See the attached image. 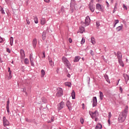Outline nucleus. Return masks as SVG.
<instances>
[{
	"label": "nucleus",
	"mask_w": 129,
	"mask_h": 129,
	"mask_svg": "<svg viewBox=\"0 0 129 129\" xmlns=\"http://www.w3.org/2000/svg\"><path fill=\"white\" fill-rule=\"evenodd\" d=\"M127 111H128V107L126 106L123 111L119 115L118 117L119 122H123V121L125 120V118L127 114Z\"/></svg>",
	"instance_id": "1"
},
{
	"label": "nucleus",
	"mask_w": 129,
	"mask_h": 129,
	"mask_svg": "<svg viewBox=\"0 0 129 129\" xmlns=\"http://www.w3.org/2000/svg\"><path fill=\"white\" fill-rule=\"evenodd\" d=\"M62 60L65 66L69 68V69H70L71 67V64L70 63V62H69V60L67 59V58H66L65 56H63L62 58Z\"/></svg>",
	"instance_id": "2"
},
{
	"label": "nucleus",
	"mask_w": 129,
	"mask_h": 129,
	"mask_svg": "<svg viewBox=\"0 0 129 129\" xmlns=\"http://www.w3.org/2000/svg\"><path fill=\"white\" fill-rule=\"evenodd\" d=\"M57 93L56 94V97H61L63 96V89L61 88H57L56 89Z\"/></svg>",
	"instance_id": "3"
},
{
	"label": "nucleus",
	"mask_w": 129,
	"mask_h": 129,
	"mask_svg": "<svg viewBox=\"0 0 129 129\" xmlns=\"http://www.w3.org/2000/svg\"><path fill=\"white\" fill-rule=\"evenodd\" d=\"M89 114L91 115L92 118H94L95 117H98V111H97V110H96L94 112H93L91 111H90L89 112Z\"/></svg>",
	"instance_id": "4"
},
{
	"label": "nucleus",
	"mask_w": 129,
	"mask_h": 129,
	"mask_svg": "<svg viewBox=\"0 0 129 129\" xmlns=\"http://www.w3.org/2000/svg\"><path fill=\"white\" fill-rule=\"evenodd\" d=\"M96 10H98V11H99L100 12H104V7L99 4H96Z\"/></svg>",
	"instance_id": "5"
},
{
	"label": "nucleus",
	"mask_w": 129,
	"mask_h": 129,
	"mask_svg": "<svg viewBox=\"0 0 129 129\" xmlns=\"http://www.w3.org/2000/svg\"><path fill=\"white\" fill-rule=\"evenodd\" d=\"M65 106V103L64 102H61L57 105V109L58 110H61Z\"/></svg>",
	"instance_id": "6"
},
{
	"label": "nucleus",
	"mask_w": 129,
	"mask_h": 129,
	"mask_svg": "<svg viewBox=\"0 0 129 129\" xmlns=\"http://www.w3.org/2000/svg\"><path fill=\"white\" fill-rule=\"evenodd\" d=\"M3 124L4 126H7L10 124V122H9V120L5 116L3 117Z\"/></svg>",
	"instance_id": "7"
},
{
	"label": "nucleus",
	"mask_w": 129,
	"mask_h": 129,
	"mask_svg": "<svg viewBox=\"0 0 129 129\" xmlns=\"http://www.w3.org/2000/svg\"><path fill=\"white\" fill-rule=\"evenodd\" d=\"M93 107H94L95 106H96V105H97V99L96 98V97H94L93 98Z\"/></svg>",
	"instance_id": "8"
},
{
	"label": "nucleus",
	"mask_w": 129,
	"mask_h": 129,
	"mask_svg": "<svg viewBox=\"0 0 129 129\" xmlns=\"http://www.w3.org/2000/svg\"><path fill=\"white\" fill-rule=\"evenodd\" d=\"M85 24L86 26H88L90 24V18H89V16H87L86 18Z\"/></svg>",
	"instance_id": "9"
},
{
	"label": "nucleus",
	"mask_w": 129,
	"mask_h": 129,
	"mask_svg": "<svg viewBox=\"0 0 129 129\" xmlns=\"http://www.w3.org/2000/svg\"><path fill=\"white\" fill-rule=\"evenodd\" d=\"M10 100H8V101H7V106H6V108H7V112L8 113V114H10Z\"/></svg>",
	"instance_id": "10"
},
{
	"label": "nucleus",
	"mask_w": 129,
	"mask_h": 129,
	"mask_svg": "<svg viewBox=\"0 0 129 129\" xmlns=\"http://www.w3.org/2000/svg\"><path fill=\"white\" fill-rule=\"evenodd\" d=\"M20 55H21V58H22V59H24V58H25V51H24V50H20Z\"/></svg>",
	"instance_id": "11"
},
{
	"label": "nucleus",
	"mask_w": 129,
	"mask_h": 129,
	"mask_svg": "<svg viewBox=\"0 0 129 129\" xmlns=\"http://www.w3.org/2000/svg\"><path fill=\"white\" fill-rule=\"evenodd\" d=\"M66 106H67V107L68 108V109H69V110H71V103L70 102V101H68L67 102Z\"/></svg>",
	"instance_id": "12"
},
{
	"label": "nucleus",
	"mask_w": 129,
	"mask_h": 129,
	"mask_svg": "<svg viewBox=\"0 0 129 129\" xmlns=\"http://www.w3.org/2000/svg\"><path fill=\"white\" fill-rule=\"evenodd\" d=\"M117 58L118 60H121V58L122 57V55L121 54V52L118 51L117 53Z\"/></svg>",
	"instance_id": "13"
},
{
	"label": "nucleus",
	"mask_w": 129,
	"mask_h": 129,
	"mask_svg": "<svg viewBox=\"0 0 129 129\" xmlns=\"http://www.w3.org/2000/svg\"><path fill=\"white\" fill-rule=\"evenodd\" d=\"M41 25H45L46 24V19L44 18H42L40 19Z\"/></svg>",
	"instance_id": "14"
},
{
	"label": "nucleus",
	"mask_w": 129,
	"mask_h": 129,
	"mask_svg": "<svg viewBox=\"0 0 129 129\" xmlns=\"http://www.w3.org/2000/svg\"><path fill=\"white\" fill-rule=\"evenodd\" d=\"M123 77L125 79V81L126 83H127V81L129 80V76L127 75L124 74Z\"/></svg>",
	"instance_id": "15"
},
{
	"label": "nucleus",
	"mask_w": 129,
	"mask_h": 129,
	"mask_svg": "<svg viewBox=\"0 0 129 129\" xmlns=\"http://www.w3.org/2000/svg\"><path fill=\"white\" fill-rule=\"evenodd\" d=\"M32 44L34 48H36V46L37 45V39L34 38L32 41Z\"/></svg>",
	"instance_id": "16"
},
{
	"label": "nucleus",
	"mask_w": 129,
	"mask_h": 129,
	"mask_svg": "<svg viewBox=\"0 0 129 129\" xmlns=\"http://www.w3.org/2000/svg\"><path fill=\"white\" fill-rule=\"evenodd\" d=\"M89 8L91 12L93 13V12H94V10L95 8V7H94V6L93 5H90Z\"/></svg>",
	"instance_id": "17"
},
{
	"label": "nucleus",
	"mask_w": 129,
	"mask_h": 129,
	"mask_svg": "<svg viewBox=\"0 0 129 129\" xmlns=\"http://www.w3.org/2000/svg\"><path fill=\"white\" fill-rule=\"evenodd\" d=\"M123 27V26H122V25H121L120 26L117 27L116 28V30L117 32H119V31H121V30L122 29Z\"/></svg>",
	"instance_id": "18"
},
{
	"label": "nucleus",
	"mask_w": 129,
	"mask_h": 129,
	"mask_svg": "<svg viewBox=\"0 0 129 129\" xmlns=\"http://www.w3.org/2000/svg\"><path fill=\"white\" fill-rule=\"evenodd\" d=\"M95 128L96 129H101V128H102V125H101V124L99 123L96 126Z\"/></svg>",
	"instance_id": "19"
},
{
	"label": "nucleus",
	"mask_w": 129,
	"mask_h": 129,
	"mask_svg": "<svg viewBox=\"0 0 129 129\" xmlns=\"http://www.w3.org/2000/svg\"><path fill=\"white\" fill-rule=\"evenodd\" d=\"M42 39L43 41H45L46 39V32H43L42 34Z\"/></svg>",
	"instance_id": "20"
},
{
	"label": "nucleus",
	"mask_w": 129,
	"mask_h": 129,
	"mask_svg": "<svg viewBox=\"0 0 129 129\" xmlns=\"http://www.w3.org/2000/svg\"><path fill=\"white\" fill-rule=\"evenodd\" d=\"M117 10V3H116L115 4L114 9L113 10V14H114V13H115V12H116Z\"/></svg>",
	"instance_id": "21"
},
{
	"label": "nucleus",
	"mask_w": 129,
	"mask_h": 129,
	"mask_svg": "<svg viewBox=\"0 0 129 129\" xmlns=\"http://www.w3.org/2000/svg\"><path fill=\"white\" fill-rule=\"evenodd\" d=\"M10 43L11 46H13V44L14 43V37H11L10 39Z\"/></svg>",
	"instance_id": "22"
},
{
	"label": "nucleus",
	"mask_w": 129,
	"mask_h": 129,
	"mask_svg": "<svg viewBox=\"0 0 129 129\" xmlns=\"http://www.w3.org/2000/svg\"><path fill=\"white\" fill-rule=\"evenodd\" d=\"M85 30V29H84V27H80L79 32L80 33H81V34H83Z\"/></svg>",
	"instance_id": "23"
},
{
	"label": "nucleus",
	"mask_w": 129,
	"mask_h": 129,
	"mask_svg": "<svg viewBox=\"0 0 129 129\" xmlns=\"http://www.w3.org/2000/svg\"><path fill=\"white\" fill-rule=\"evenodd\" d=\"M29 59H30L31 66H35V64H34V58L30 57V58H29Z\"/></svg>",
	"instance_id": "24"
},
{
	"label": "nucleus",
	"mask_w": 129,
	"mask_h": 129,
	"mask_svg": "<svg viewBox=\"0 0 129 129\" xmlns=\"http://www.w3.org/2000/svg\"><path fill=\"white\" fill-rule=\"evenodd\" d=\"M41 78H44V76H45V70H42L41 71Z\"/></svg>",
	"instance_id": "25"
},
{
	"label": "nucleus",
	"mask_w": 129,
	"mask_h": 129,
	"mask_svg": "<svg viewBox=\"0 0 129 129\" xmlns=\"http://www.w3.org/2000/svg\"><path fill=\"white\" fill-rule=\"evenodd\" d=\"M71 95L73 99H75V91L74 90H73Z\"/></svg>",
	"instance_id": "26"
},
{
	"label": "nucleus",
	"mask_w": 129,
	"mask_h": 129,
	"mask_svg": "<svg viewBox=\"0 0 129 129\" xmlns=\"http://www.w3.org/2000/svg\"><path fill=\"white\" fill-rule=\"evenodd\" d=\"M91 42L93 45H95V44H96V41H95V38H94V37H92Z\"/></svg>",
	"instance_id": "27"
},
{
	"label": "nucleus",
	"mask_w": 129,
	"mask_h": 129,
	"mask_svg": "<svg viewBox=\"0 0 129 129\" xmlns=\"http://www.w3.org/2000/svg\"><path fill=\"white\" fill-rule=\"evenodd\" d=\"M100 93V99L101 100H102V99H103V93H102V92H99Z\"/></svg>",
	"instance_id": "28"
},
{
	"label": "nucleus",
	"mask_w": 129,
	"mask_h": 129,
	"mask_svg": "<svg viewBox=\"0 0 129 129\" xmlns=\"http://www.w3.org/2000/svg\"><path fill=\"white\" fill-rule=\"evenodd\" d=\"M41 100L43 103H46L47 102V99L44 97L41 98Z\"/></svg>",
	"instance_id": "29"
},
{
	"label": "nucleus",
	"mask_w": 129,
	"mask_h": 129,
	"mask_svg": "<svg viewBox=\"0 0 129 129\" xmlns=\"http://www.w3.org/2000/svg\"><path fill=\"white\" fill-rule=\"evenodd\" d=\"M118 62L120 66H122V67H123L124 66V64H123V62H122V60H121V59H119Z\"/></svg>",
	"instance_id": "30"
},
{
	"label": "nucleus",
	"mask_w": 129,
	"mask_h": 129,
	"mask_svg": "<svg viewBox=\"0 0 129 129\" xmlns=\"http://www.w3.org/2000/svg\"><path fill=\"white\" fill-rule=\"evenodd\" d=\"M66 86H68L69 87H71V83L70 82H66L64 83Z\"/></svg>",
	"instance_id": "31"
},
{
	"label": "nucleus",
	"mask_w": 129,
	"mask_h": 129,
	"mask_svg": "<svg viewBox=\"0 0 129 129\" xmlns=\"http://www.w3.org/2000/svg\"><path fill=\"white\" fill-rule=\"evenodd\" d=\"M105 79L106 80L107 82H108V83H110V81H109V80H108V76H107V75L104 76Z\"/></svg>",
	"instance_id": "32"
},
{
	"label": "nucleus",
	"mask_w": 129,
	"mask_h": 129,
	"mask_svg": "<svg viewBox=\"0 0 129 129\" xmlns=\"http://www.w3.org/2000/svg\"><path fill=\"white\" fill-rule=\"evenodd\" d=\"M34 20L35 24H38V23H39V21H38V18L37 17H35L34 18Z\"/></svg>",
	"instance_id": "33"
},
{
	"label": "nucleus",
	"mask_w": 129,
	"mask_h": 129,
	"mask_svg": "<svg viewBox=\"0 0 129 129\" xmlns=\"http://www.w3.org/2000/svg\"><path fill=\"white\" fill-rule=\"evenodd\" d=\"M30 61H29V59L28 58H25L24 60V63L25 64H29Z\"/></svg>",
	"instance_id": "34"
},
{
	"label": "nucleus",
	"mask_w": 129,
	"mask_h": 129,
	"mask_svg": "<svg viewBox=\"0 0 129 129\" xmlns=\"http://www.w3.org/2000/svg\"><path fill=\"white\" fill-rule=\"evenodd\" d=\"M49 64L50 65L51 67H54V62H53L52 60L49 61Z\"/></svg>",
	"instance_id": "35"
},
{
	"label": "nucleus",
	"mask_w": 129,
	"mask_h": 129,
	"mask_svg": "<svg viewBox=\"0 0 129 129\" xmlns=\"http://www.w3.org/2000/svg\"><path fill=\"white\" fill-rule=\"evenodd\" d=\"M78 61H79V57L76 56L74 60V62H78Z\"/></svg>",
	"instance_id": "36"
},
{
	"label": "nucleus",
	"mask_w": 129,
	"mask_h": 129,
	"mask_svg": "<svg viewBox=\"0 0 129 129\" xmlns=\"http://www.w3.org/2000/svg\"><path fill=\"white\" fill-rule=\"evenodd\" d=\"M84 43H85V39L84 38H82V40L81 41V45H83V44H84Z\"/></svg>",
	"instance_id": "37"
},
{
	"label": "nucleus",
	"mask_w": 129,
	"mask_h": 129,
	"mask_svg": "<svg viewBox=\"0 0 129 129\" xmlns=\"http://www.w3.org/2000/svg\"><path fill=\"white\" fill-rule=\"evenodd\" d=\"M12 77H13V76L12 75V74H9V76L8 77V80H11V79H12Z\"/></svg>",
	"instance_id": "38"
},
{
	"label": "nucleus",
	"mask_w": 129,
	"mask_h": 129,
	"mask_svg": "<svg viewBox=\"0 0 129 129\" xmlns=\"http://www.w3.org/2000/svg\"><path fill=\"white\" fill-rule=\"evenodd\" d=\"M123 8L124 10H125V11H127V7H126L125 5L124 4L123 5Z\"/></svg>",
	"instance_id": "39"
},
{
	"label": "nucleus",
	"mask_w": 129,
	"mask_h": 129,
	"mask_svg": "<svg viewBox=\"0 0 129 129\" xmlns=\"http://www.w3.org/2000/svg\"><path fill=\"white\" fill-rule=\"evenodd\" d=\"M80 122L82 123V124H83V123L84 122V119L83 118L81 117L80 118Z\"/></svg>",
	"instance_id": "40"
},
{
	"label": "nucleus",
	"mask_w": 129,
	"mask_h": 129,
	"mask_svg": "<svg viewBox=\"0 0 129 129\" xmlns=\"http://www.w3.org/2000/svg\"><path fill=\"white\" fill-rule=\"evenodd\" d=\"M0 11L2 14H5V11H4V9L3 8H0Z\"/></svg>",
	"instance_id": "41"
},
{
	"label": "nucleus",
	"mask_w": 129,
	"mask_h": 129,
	"mask_svg": "<svg viewBox=\"0 0 129 129\" xmlns=\"http://www.w3.org/2000/svg\"><path fill=\"white\" fill-rule=\"evenodd\" d=\"M115 24H114V27H115V26L116 25V24H118L119 21H118V20H115Z\"/></svg>",
	"instance_id": "42"
},
{
	"label": "nucleus",
	"mask_w": 129,
	"mask_h": 129,
	"mask_svg": "<svg viewBox=\"0 0 129 129\" xmlns=\"http://www.w3.org/2000/svg\"><path fill=\"white\" fill-rule=\"evenodd\" d=\"M26 22H27V25H30V21L29 20V19L28 18H26Z\"/></svg>",
	"instance_id": "43"
},
{
	"label": "nucleus",
	"mask_w": 129,
	"mask_h": 129,
	"mask_svg": "<svg viewBox=\"0 0 129 129\" xmlns=\"http://www.w3.org/2000/svg\"><path fill=\"white\" fill-rule=\"evenodd\" d=\"M0 43H4V38L0 37Z\"/></svg>",
	"instance_id": "44"
},
{
	"label": "nucleus",
	"mask_w": 129,
	"mask_h": 129,
	"mask_svg": "<svg viewBox=\"0 0 129 129\" xmlns=\"http://www.w3.org/2000/svg\"><path fill=\"white\" fill-rule=\"evenodd\" d=\"M111 112H109L108 113V118L110 119V117H111Z\"/></svg>",
	"instance_id": "45"
},
{
	"label": "nucleus",
	"mask_w": 129,
	"mask_h": 129,
	"mask_svg": "<svg viewBox=\"0 0 129 129\" xmlns=\"http://www.w3.org/2000/svg\"><path fill=\"white\" fill-rule=\"evenodd\" d=\"M8 72L9 73V74H12V71H11L10 68H8Z\"/></svg>",
	"instance_id": "46"
},
{
	"label": "nucleus",
	"mask_w": 129,
	"mask_h": 129,
	"mask_svg": "<svg viewBox=\"0 0 129 129\" xmlns=\"http://www.w3.org/2000/svg\"><path fill=\"white\" fill-rule=\"evenodd\" d=\"M7 52H8V53H11V49L7 48Z\"/></svg>",
	"instance_id": "47"
},
{
	"label": "nucleus",
	"mask_w": 129,
	"mask_h": 129,
	"mask_svg": "<svg viewBox=\"0 0 129 129\" xmlns=\"http://www.w3.org/2000/svg\"><path fill=\"white\" fill-rule=\"evenodd\" d=\"M96 25H97V27H99V26H100V24L98 22H96Z\"/></svg>",
	"instance_id": "48"
},
{
	"label": "nucleus",
	"mask_w": 129,
	"mask_h": 129,
	"mask_svg": "<svg viewBox=\"0 0 129 129\" xmlns=\"http://www.w3.org/2000/svg\"><path fill=\"white\" fill-rule=\"evenodd\" d=\"M82 108L83 109H85V105L84 104V103L82 104Z\"/></svg>",
	"instance_id": "49"
},
{
	"label": "nucleus",
	"mask_w": 129,
	"mask_h": 129,
	"mask_svg": "<svg viewBox=\"0 0 129 129\" xmlns=\"http://www.w3.org/2000/svg\"><path fill=\"white\" fill-rule=\"evenodd\" d=\"M48 60L49 62L50 61H52V58L48 56Z\"/></svg>",
	"instance_id": "50"
},
{
	"label": "nucleus",
	"mask_w": 129,
	"mask_h": 129,
	"mask_svg": "<svg viewBox=\"0 0 129 129\" xmlns=\"http://www.w3.org/2000/svg\"><path fill=\"white\" fill-rule=\"evenodd\" d=\"M69 42H70V43H72V39H71V38H69Z\"/></svg>",
	"instance_id": "51"
},
{
	"label": "nucleus",
	"mask_w": 129,
	"mask_h": 129,
	"mask_svg": "<svg viewBox=\"0 0 129 129\" xmlns=\"http://www.w3.org/2000/svg\"><path fill=\"white\" fill-rule=\"evenodd\" d=\"M31 58H33V54H30V56H29V59H31Z\"/></svg>",
	"instance_id": "52"
},
{
	"label": "nucleus",
	"mask_w": 129,
	"mask_h": 129,
	"mask_svg": "<svg viewBox=\"0 0 129 129\" xmlns=\"http://www.w3.org/2000/svg\"><path fill=\"white\" fill-rule=\"evenodd\" d=\"M43 56H42V58H46V56L45 55V52H43Z\"/></svg>",
	"instance_id": "53"
},
{
	"label": "nucleus",
	"mask_w": 129,
	"mask_h": 129,
	"mask_svg": "<svg viewBox=\"0 0 129 129\" xmlns=\"http://www.w3.org/2000/svg\"><path fill=\"white\" fill-rule=\"evenodd\" d=\"M45 3H50V0H44Z\"/></svg>",
	"instance_id": "54"
},
{
	"label": "nucleus",
	"mask_w": 129,
	"mask_h": 129,
	"mask_svg": "<svg viewBox=\"0 0 129 129\" xmlns=\"http://www.w3.org/2000/svg\"><path fill=\"white\" fill-rule=\"evenodd\" d=\"M75 0H71V4H74Z\"/></svg>",
	"instance_id": "55"
},
{
	"label": "nucleus",
	"mask_w": 129,
	"mask_h": 129,
	"mask_svg": "<svg viewBox=\"0 0 129 129\" xmlns=\"http://www.w3.org/2000/svg\"><path fill=\"white\" fill-rule=\"evenodd\" d=\"M108 122L109 124H110V119L108 118Z\"/></svg>",
	"instance_id": "56"
},
{
	"label": "nucleus",
	"mask_w": 129,
	"mask_h": 129,
	"mask_svg": "<svg viewBox=\"0 0 129 129\" xmlns=\"http://www.w3.org/2000/svg\"><path fill=\"white\" fill-rule=\"evenodd\" d=\"M95 121H97L98 120V119L97 118V117H95Z\"/></svg>",
	"instance_id": "57"
},
{
	"label": "nucleus",
	"mask_w": 129,
	"mask_h": 129,
	"mask_svg": "<svg viewBox=\"0 0 129 129\" xmlns=\"http://www.w3.org/2000/svg\"><path fill=\"white\" fill-rule=\"evenodd\" d=\"M106 4H107V7L108 8V7H109V4H108V2H106Z\"/></svg>",
	"instance_id": "58"
},
{
	"label": "nucleus",
	"mask_w": 129,
	"mask_h": 129,
	"mask_svg": "<svg viewBox=\"0 0 129 129\" xmlns=\"http://www.w3.org/2000/svg\"><path fill=\"white\" fill-rule=\"evenodd\" d=\"M67 77H69V78H70V74H68L67 75Z\"/></svg>",
	"instance_id": "59"
},
{
	"label": "nucleus",
	"mask_w": 129,
	"mask_h": 129,
	"mask_svg": "<svg viewBox=\"0 0 129 129\" xmlns=\"http://www.w3.org/2000/svg\"><path fill=\"white\" fill-rule=\"evenodd\" d=\"M23 92H26V93H27V92H26V89H24L23 90Z\"/></svg>",
	"instance_id": "60"
},
{
	"label": "nucleus",
	"mask_w": 129,
	"mask_h": 129,
	"mask_svg": "<svg viewBox=\"0 0 129 129\" xmlns=\"http://www.w3.org/2000/svg\"><path fill=\"white\" fill-rule=\"evenodd\" d=\"M119 89H120V90H121V91H122V89L121 88V87H119Z\"/></svg>",
	"instance_id": "61"
},
{
	"label": "nucleus",
	"mask_w": 129,
	"mask_h": 129,
	"mask_svg": "<svg viewBox=\"0 0 129 129\" xmlns=\"http://www.w3.org/2000/svg\"><path fill=\"white\" fill-rule=\"evenodd\" d=\"M26 121H29V119H28V118H26Z\"/></svg>",
	"instance_id": "62"
},
{
	"label": "nucleus",
	"mask_w": 129,
	"mask_h": 129,
	"mask_svg": "<svg viewBox=\"0 0 129 129\" xmlns=\"http://www.w3.org/2000/svg\"><path fill=\"white\" fill-rule=\"evenodd\" d=\"M111 4H113V0H111Z\"/></svg>",
	"instance_id": "63"
},
{
	"label": "nucleus",
	"mask_w": 129,
	"mask_h": 129,
	"mask_svg": "<svg viewBox=\"0 0 129 129\" xmlns=\"http://www.w3.org/2000/svg\"><path fill=\"white\" fill-rule=\"evenodd\" d=\"M0 62H1V63H2V62H3V61H2V58H1V57H0Z\"/></svg>",
	"instance_id": "64"
}]
</instances>
